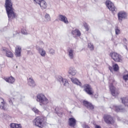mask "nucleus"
I'll use <instances>...</instances> for the list:
<instances>
[{
	"mask_svg": "<svg viewBox=\"0 0 128 128\" xmlns=\"http://www.w3.org/2000/svg\"><path fill=\"white\" fill-rule=\"evenodd\" d=\"M5 8L9 20H14V18H16V14L14 13V9L12 8V0H6Z\"/></svg>",
	"mask_w": 128,
	"mask_h": 128,
	"instance_id": "1",
	"label": "nucleus"
},
{
	"mask_svg": "<svg viewBox=\"0 0 128 128\" xmlns=\"http://www.w3.org/2000/svg\"><path fill=\"white\" fill-rule=\"evenodd\" d=\"M32 122L35 126L42 128L46 124V117L38 116L34 119Z\"/></svg>",
	"mask_w": 128,
	"mask_h": 128,
	"instance_id": "2",
	"label": "nucleus"
},
{
	"mask_svg": "<svg viewBox=\"0 0 128 128\" xmlns=\"http://www.w3.org/2000/svg\"><path fill=\"white\" fill-rule=\"evenodd\" d=\"M36 101L40 102V106H46L50 102V100L42 94H39L36 96Z\"/></svg>",
	"mask_w": 128,
	"mask_h": 128,
	"instance_id": "3",
	"label": "nucleus"
},
{
	"mask_svg": "<svg viewBox=\"0 0 128 128\" xmlns=\"http://www.w3.org/2000/svg\"><path fill=\"white\" fill-rule=\"evenodd\" d=\"M110 56L114 60V62H122V56L119 54L113 52L110 54Z\"/></svg>",
	"mask_w": 128,
	"mask_h": 128,
	"instance_id": "4",
	"label": "nucleus"
},
{
	"mask_svg": "<svg viewBox=\"0 0 128 128\" xmlns=\"http://www.w3.org/2000/svg\"><path fill=\"white\" fill-rule=\"evenodd\" d=\"M106 6L110 10L113 14L116 12L118 9L114 6V4L112 2L108 0L106 2Z\"/></svg>",
	"mask_w": 128,
	"mask_h": 128,
	"instance_id": "5",
	"label": "nucleus"
},
{
	"mask_svg": "<svg viewBox=\"0 0 128 128\" xmlns=\"http://www.w3.org/2000/svg\"><path fill=\"white\" fill-rule=\"evenodd\" d=\"M1 52H2L3 54H5V56L8 58H14V53L6 47L2 48Z\"/></svg>",
	"mask_w": 128,
	"mask_h": 128,
	"instance_id": "6",
	"label": "nucleus"
},
{
	"mask_svg": "<svg viewBox=\"0 0 128 128\" xmlns=\"http://www.w3.org/2000/svg\"><path fill=\"white\" fill-rule=\"evenodd\" d=\"M35 4H39L42 10H44L48 7V4L44 0H32Z\"/></svg>",
	"mask_w": 128,
	"mask_h": 128,
	"instance_id": "7",
	"label": "nucleus"
},
{
	"mask_svg": "<svg viewBox=\"0 0 128 128\" xmlns=\"http://www.w3.org/2000/svg\"><path fill=\"white\" fill-rule=\"evenodd\" d=\"M109 88L110 90V92H111V94L113 96H116L120 94V91L118 90H116V88L112 86V84L110 83V82H109Z\"/></svg>",
	"mask_w": 128,
	"mask_h": 128,
	"instance_id": "8",
	"label": "nucleus"
},
{
	"mask_svg": "<svg viewBox=\"0 0 128 128\" xmlns=\"http://www.w3.org/2000/svg\"><path fill=\"white\" fill-rule=\"evenodd\" d=\"M84 91L88 94H89L90 96L93 94L94 90H92V86H90L88 84H85L84 86Z\"/></svg>",
	"mask_w": 128,
	"mask_h": 128,
	"instance_id": "9",
	"label": "nucleus"
},
{
	"mask_svg": "<svg viewBox=\"0 0 128 128\" xmlns=\"http://www.w3.org/2000/svg\"><path fill=\"white\" fill-rule=\"evenodd\" d=\"M104 119L105 122L108 124H112L114 122V118H112V116L110 115H104Z\"/></svg>",
	"mask_w": 128,
	"mask_h": 128,
	"instance_id": "10",
	"label": "nucleus"
},
{
	"mask_svg": "<svg viewBox=\"0 0 128 128\" xmlns=\"http://www.w3.org/2000/svg\"><path fill=\"white\" fill-rule=\"evenodd\" d=\"M118 20L120 22H122V20L126 19L128 15L124 12H120L118 14Z\"/></svg>",
	"mask_w": 128,
	"mask_h": 128,
	"instance_id": "11",
	"label": "nucleus"
},
{
	"mask_svg": "<svg viewBox=\"0 0 128 128\" xmlns=\"http://www.w3.org/2000/svg\"><path fill=\"white\" fill-rule=\"evenodd\" d=\"M110 108L112 110H115L116 112H124V108L122 106H112L110 107Z\"/></svg>",
	"mask_w": 128,
	"mask_h": 128,
	"instance_id": "12",
	"label": "nucleus"
},
{
	"mask_svg": "<svg viewBox=\"0 0 128 128\" xmlns=\"http://www.w3.org/2000/svg\"><path fill=\"white\" fill-rule=\"evenodd\" d=\"M0 108L3 110H6L8 108L6 102H4V100L2 98H0Z\"/></svg>",
	"mask_w": 128,
	"mask_h": 128,
	"instance_id": "13",
	"label": "nucleus"
},
{
	"mask_svg": "<svg viewBox=\"0 0 128 128\" xmlns=\"http://www.w3.org/2000/svg\"><path fill=\"white\" fill-rule=\"evenodd\" d=\"M58 18L59 20L62 22H64L66 24H68V18L62 14H59L58 16Z\"/></svg>",
	"mask_w": 128,
	"mask_h": 128,
	"instance_id": "14",
	"label": "nucleus"
},
{
	"mask_svg": "<svg viewBox=\"0 0 128 128\" xmlns=\"http://www.w3.org/2000/svg\"><path fill=\"white\" fill-rule=\"evenodd\" d=\"M15 56L16 58L22 56V47L20 46H17L16 48Z\"/></svg>",
	"mask_w": 128,
	"mask_h": 128,
	"instance_id": "15",
	"label": "nucleus"
},
{
	"mask_svg": "<svg viewBox=\"0 0 128 128\" xmlns=\"http://www.w3.org/2000/svg\"><path fill=\"white\" fill-rule=\"evenodd\" d=\"M4 80L8 82V84H12L14 82H16V79L12 77V76L10 77H4Z\"/></svg>",
	"mask_w": 128,
	"mask_h": 128,
	"instance_id": "16",
	"label": "nucleus"
},
{
	"mask_svg": "<svg viewBox=\"0 0 128 128\" xmlns=\"http://www.w3.org/2000/svg\"><path fill=\"white\" fill-rule=\"evenodd\" d=\"M72 34L74 38H78V36H80L82 35V33L78 29H75L74 30H72Z\"/></svg>",
	"mask_w": 128,
	"mask_h": 128,
	"instance_id": "17",
	"label": "nucleus"
},
{
	"mask_svg": "<svg viewBox=\"0 0 128 128\" xmlns=\"http://www.w3.org/2000/svg\"><path fill=\"white\" fill-rule=\"evenodd\" d=\"M68 54L70 60H73L74 58V50L72 48L68 49Z\"/></svg>",
	"mask_w": 128,
	"mask_h": 128,
	"instance_id": "18",
	"label": "nucleus"
},
{
	"mask_svg": "<svg viewBox=\"0 0 128 128\" xmlns=\"http://www.w3.org/2000/svg\"><path fill=\"white\" fill-rule=\"evenodd\" d=\"M83 104L84 106H86L87 108H88V110H94V107L92 104L88 102V101H84L83 102Z\"/></svg>",
	"mask_w": 128,
	"mask_h": 128,
	"instance_id": "19",
	"label": "nucleus"
},
{
	"mask_svg": "<svg viewBox=\"0 0 128 128\" xmlns=\"http://www.w3.org/2000/svg\"><path fill=\"white\" fill-rule=\"evenodd\" d=\"M68 124L70 126H72V128H74L76 126V119H74V118H70Z\"/></svg>",
	"mask_w": 128,
	"mask_h": 128,
	"instance_id": "20",
	"label": "nucleus"
},
{
	"mask_svg": "<svg viewBox=\"0 0 128 128\" xmlns=\"http://www.w3.org/2000/svg\"><path fill=\"white\" fill-rule=\"evenodd\" d=\"M37 50L38 51V52L41 56H43L44 58V56H46V50H44V48H37Z\"/></svg>",
	"mask_w": 128,
	"mask_h": 128,
	"instance_id": "21",
	"label": "nucleus"
},
{
	"mask_svg": "<svg viewBox=\"0 0 128 128\" xmlns=\"http://www.w3.org/2000/svg\"><path fill=\"white\" fill-rule=\"evenodd\" d=\"M70 80L71 82H72L73 84H76V86H79L82 87V82H80V80H78V78H70Z\"/></svg>",
	"mask_w": 128,
	"mask_h": 128,
	"instance_id": "22",
	"label": "nucleus"
},
{
	"mask_svg": "<svg viewBox=\"0 0 128 128\" xmlns=\"http://www.w3.org/2000/svg\"><path fill=\"white\" fill-rule=\"evenodd\" d=\"M28 80V84L30 86H31V88H34V86H36V82H34V81L32 78H30Z\"/></svg>",
	"mask_w": 128,
	"mask_h": 128,
	"instance_id": "23",
	"label": "nucleus"
},
{
	"mask_svg": "<svg viewBox=\"0 0 128 128\" xmlns=\"http://www.w3.org/2000/svg\"><path fill=\"white\" fill-rule=\"evenodd\" d=\"M60 80H61V83L64 86H68V80L66 78H63L62 76L60 77Z\"/></svg>",
	"mask_w": 128,
	"mask_h": 128,
	"instance_id": "24",
	"label": "nucleus"
},
{
	"mask_svg": "<svg viewBox=\"0 0 128 128\" xmlns=\"http://www.w3.org/2000/svg\"><path fill=\"white\" fill-rule=\"evenodd\" d=\"M68 73L71 76H76V71L74 68L72 67H70L69 68V70L68 71Z\"/></svg>",
	"mask_w": 128,
	"mask_h": 128,
	"instance_id": "25",
	"label": "nucleus"
},
{
	"mask_svg": "<svg viewBox=\"0 0 128 128\" xmlns=\"http://www.w3.org/2000/svg\"><path fill=\"white\" fill-rule=\"evenodd\" d=\"M120 100L122 102V104L126 106H128V97L121 98Z\"/></svg>",
	"mask_w": 128,
	"mask_h": 128,
	"instance_id": "26",
	"label": "nucleus"
},
{
	"mask_svg": "<svg viewBox=\"0 0 128 128\" xmlns=\"http://www.w3.org/2000/svg\"><path fill=\"white\" fill-rule=\"evenodd\" d=\"M10 127L11 128H22V124L16 123H12L10 124Z\"/></svg>",
	"mask_w": 128,
	"mask_h": 128,
	"instance_id": "27",
	"label": "nucleus"
},
{
	"mask_svg": "<svg viewBox=\"0 0 128 128\" xmlns=\"http://www.w3.org/2000/svg\"><path fill=\"white\" fill-rule=\"evenodd\" d=\"M44 18L46 20V22H50V20H52V18H50V16L49 14L48 13H46L45 14Z\"/></svg>",
	"mask_w": 128,
	"mask_h": 128,
	"instance_id": "28",
	"label": "nucleus"
},
{
	"mask_svg": "<svg viewBox=\"0 0 128 128\" xmlns=\"http://www.w3.org/2000/svg\"><path fill=\"white\" fill-rule=\"evenodd\" d=\"M124 74L122 76L123 78V80H125V82H126L127 80H128V71L125 70V72H124Z\"/></svg>",
	"mask_w": 128,
	"mask_h": 128,
	"instance_id": "29",
	"label": "nucleus"
},
{
	"mask_svg": "<svg viewBox=\"0 0 128 128\" xmlns=\"http://www.w3.org/2000/svg\"><path fill=\"white\" fill-rule=\"evenodd\" d=\"M58 108H55V110L56 112V114H57L58 116H62L63 114L62 112V110H58Z\"/></svg>",
	"mask_w": 128,
	"mask_h": 128,
	"instance_id": "30",
	"label": "nucleus"
},
{
	"mask_svg": "<svg viewBox=\"0 0 128 128\" xmlns=\"http://www.w3.org/2000/svg\"><path fill=\"white\" fill-rule=\"evenodd\" d=\"M112 66H113V70H114V72H118V70H120L118 65V64H114Z\"/></svg>",
	"mask_w": 128,
	"mask_h": 128,
	"instance_id": "31",
	"label": "nucleus"
},
{
	"mask_svg": "<svg viewBox=\"0 0 128 128\" xmlns=\"http://www.w3.org/2000/svg\"><path fill=\"white\" fill-rule=\"evenodd\" d=\"M115 32H116V36H118V34H120V30L117 26H116L115 28Z\"/></svg>",
	"mask_w": 128,
	"mask_h": 128,
	"instance_id": "32",
	"label": "nucleus"
},
{
	"mask_svg": "<svg viewBox=\"0 0 128 128\" xmlns=\"http://www.w3.org/2000/svg\"><path fill=\"white\" fill-rule=\"evenodd\" d=\"M14 98H10L8 99V102L12 106L14 104Z\"/></svg>",
	"mask_w": 128,
	"mask_h": 128,
	"instance_id": "33",
	"label": "nucleus"
},
{
	"mask_svg": "<svg viewBox=\"0 0 128 128\" xmlns=\"http://www.w3.org/2000/svg\"><path fill=\"white\" fill-rule=\"evenodd\" d=\"M88 48L91 50H94V45L92 44L91 43L88 44Z\"/></svg>",
	"mask_w": 128,
	"mask_h": 128,
	"instance_id": "34",
	"label": "nucleus"
},
{
	"mask_svg": "<svg viewBox=\"0 0 128 128\" xmlns=\"http://www.w3.org/2000/svg\"><path fill=\"white\" fill-rule=\"evenodd\" d=\"M32 112H35V114H38V112H40L38 110V108H36V107H34L33 108H32Z\"/></svg>",
	"mask_w": 128,
	"mask_h": 128,
	"instance_id": "35",
	"label": "nucleus"
},
{
	"mask_svg": "<svg viewBox=\"0 0 128 128\" xmlns=\"http://www.w3.org/2000/svg\"><path fill=\"white\" fill-rule=\"evenodd\" d=\"M84 26L85 28V30H86L87 32L88 31V26L86 23L84 24Z\"/></svg>",
	"mask_w": 128,
	"mask_h": 128,
	"instance_id": "36",
	"label": "nucleus"
},
{
	"mask_svg": "<svg viewBox=\"0 0 128 128\" xmlns=\"http://www.w3.org/2000/svg\"><path fill=\"white\" fill-rule=\"evenodd\" d=\"M49 54L52 56H54V49H50L49 50Z\"/></svg>",
	"mask_w": 128,
	"mask_h": 128,
	"instance_id": "37",
	"label": "nucleus"
},
{
	"mask_svg": "<svg viewBox=\"0 0 128 128\" xmlns=\"http://www.w3.org/2000/svg\"><path fill=\"white\" fill-rule=\"evenodd\" d=\"M21 32L23 34H28V32H26V29H22Z\"/></svg>",
	"mask_w": 128,
	"mask_h": 128,
	"instance_id": "38",
	"label": "nucleus"
},
{
	"mask_svg": "<svg viewBox=\"0 0 128 128\" xmlns=\"http://www.w3.org/2000/svg\"><path fill=\"white\" fill-rule=\"evenodd\" d=\"M82 126L83 128H90V126L86 124H84Z\"/></svg>",
	"mask_w": 128,
	"mask_h": 128,
	"instance_id": "39",
	"label": "nucleus"
},
{
	"mask_svg": "<svg viewBox=\"0 0 128 128\" xmlns=\"http://www.w3.org/2000/svg\"><path fill=\"white\" fill-rule=\"evenodd\" d=\"M108 69L110 70V72H112L114 70V68H112V67L108 66Z\"/></svg>",
	"mask_w": 128,
	"mask_h": 128,
	"instance_id": "40",
	"label": "nucleus"
},
{
	"mask_svg": "<svg viewBox=\"0 0 128 128\" xmlns=\"http://www.w3.org/2000/svg\"><path fill=\"white\" fill-rule=\"evenodd\" d=\"M27 54H32V52L30 50H28L27 51Z\"/></svg>",
	"mask_w": 128,
	"mask_h": 128,
	"instance_id": "41",
	"label": "nucleus"
},
{
	"mask_svg": "<svg viewBox=\"0 0 128 128\" xmlns=\"http://www.w3.org/2000/svg\"><path fill=\"white\" fill-rule=\"evenodd\" d=\"M95 128H102V127H100V126L98 125H96L95 126Z\"/></svg>",
	"mask_w": 128,
	"mask_h": 128,
	"instance_id": "42",
	"label": "nucleus"
},
{
	"mask_svg": "<svg viewBox=\"0 0 128 128\" xmlns=\"http://www.w3.org/2000/svg\"><path fill=\"white\" fill-rule=\"evenodd\" d=\"M124 46L126 50H128V44H126L124 45Z\"/></svg>",
	"mask_w": 128,
	"mask_h": 128,
	"instance_id": "43",
	"label": "nucleus"
},
{
	"mask_svg": "<svg viewBox=\"0 0 128 128\" xmlns=\"http://www.w3.org/2000/svg\"><path fill=\"white\" fill-rule=\"evenodd\" d=\"M16 92H14V93L12 94V96H16Z\"/></svg>",
	"mask_w": 128,
	"mask_h": 128,
	"instance_id": "44",
	"label": "nucleus"
},
{
	"mask_svg": "<svg viewBox=\"0 0 128 128\" xmlns=\"http://www.w3.org/2000/svg\"><path fill=\"white\" fill-rule=\"evenodd\" d=\"M117 120H120V118L118 116H117Z\"/></svg>",
	"mask_w": 128,
	"mask_h": 128,
	"instance_id": "45",
	"label": "nucleus"
},
{
	"mask_svg": "<svg viewBox=\"0 0 128 128\" xmlns=\"http://www.w3.org/2000/svg\"><path fill=\"white\" fill-rule=\"evenodd\" d=\"M40 42L41 44H42V46H44V42Z\"/></svg>",
	"mask_w": 128,
	"mask_h": 128,
	"instance_id": "46",
	"label": "nucleus"
},
{
	"mask_svg": "<svg viewBox=\"0 0 128 128\" xmlns=\"http://www.w3.org/2000/svg\"><path fill=\"white\" fill-rule=\"evenodd\" d=\"M94 0V2H96V0Z\"/></svg>",
	"mask_w": 128,
	"mask_h": 128,
	"instance_id": "47",
	"label": "nucleus"
},
{
	"mask_svg": "<svg viewBox=\"0 0 128 128\" xmlns=\"http://www.w3.org/2000/svg\"><path fill=\"white\" fill-rule=\"evenodd\" d=\"M94 70H96V68H94Z\"/></svg>",
	"mask_w": 128,
	"mask_h": 128,
	"instance_id": "48",
	"label": "nucleus"
}]
</instances>
